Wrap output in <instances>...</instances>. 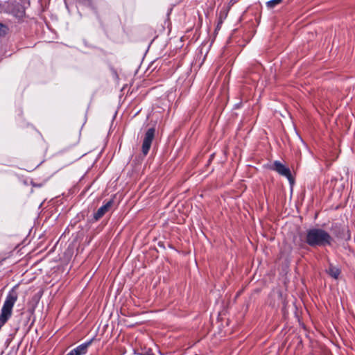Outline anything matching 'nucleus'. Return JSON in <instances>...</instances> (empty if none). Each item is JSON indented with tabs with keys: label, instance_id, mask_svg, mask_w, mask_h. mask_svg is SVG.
I'll use <instances>...</instances> for the list:
<instances>
[{
	"label": "nucleus",
	"instance_id": "f257e3e1",
	"mask_svg": "<svg viewBox=\"0 0 355 355\" xmlns=\"http://www.w3.org/2000/svg\"><path fill=\"white\" fill-rule=\"evenodd\" d=\"M334 239L329 232L320 228L307 230L306 242L311 247L331 245Z\"/></svg>",
	"mask_w": 355,
	"mask_h": 355
},
{
	"label": "nucleus",
	"instance_id": "f03ea898",
	"mask_svg": "<svg viewBox=\"0 0 355 355\" xmlns=\"http://www.w3.org/2000/svg\"><path fill=\"white\" fill-rule=\"evenodd\" d=\"M18 294L15 288L11 289L5 300L0 313V329L12 315V308L17 302Z\"/></svg>",
	"mask_w": 355,
	"mask_h": 355
},
{
	"label": "nucleus",
	"instance_id": "7ed1b4c3",
	"mask_svg": "<svg viewBox=\"0 0 355 355\" xmlns=\"http://www.w3.org/2000/svg\"><path fill=\"white\" fill-rule=\"evenodd\" d=\"M19 1L0 0V12L8 13L19 19L23 17L25 10Z\"/></svg>",
	"mask_w": 355,
	"mask_h": 355
},
{
	"label": "nucleus",
	"instance_id": "20e7f679",
	"mask_svg": "<svg viewBox=\"0 0 355 355\" xmlns=\"http://www.w3.org/2000/svg\"><path fill=\"white\" fill-rule=\"evenodd\" d=\"M331 230L334 235L338 239H341L346 241L350 239L351 236L349 230L343 227L341 225L338 223L333 224L331 225Z\"/></svg>",
	"mask_w": 355,
	"mask_h": 355
},
{
	"label": "nucleus",
	"instance_id": "39448f33",
	"mask_svg": "<svg viewBox=\"0 0 355 355\" xmlns=\"http://www.w3.org/2000/svg\"><path fill=\"white\" fill-rule=\"evenodd\" d=\"M155 129L149 128L145 134V137L144 138L143 144H142V153L144 156H146L150 150L151 146L152 141L155 135Z\"/></svg>",
	"mask_w": 355,
	"mask_h": 355
},
{
	"label": "nucleus",
	"instance_id": "423d86ee",
	"mask_svg": "<svg viewBox=\"0 0 355 355\" xmlns=\"http://www.w3.org/2000/svg\"><path fill=\"white\" fill-rule=\"evenodd\" d=\"M272 168L282 176H284L285 178H293V175L289 167L280 161L274 162Z\"/></svg>",
	"mask_w": 355,
	"mask_h": 355
},
{
	"label": "nucleus",
	"instance_id": "0eeeda50",
	"mask_svg": "<svg viewBox=\"0 0 355 355\" xmlns=\"http://www.w3.org/2000/svg\"><path fill=\"white\" fill-rule=\"evenodd\" d=\"M114 204L113 199H111L106 202L103 206L98 209L96 213L94 214V218L95 220H98L101 218L112 207Z\"/></svg>",
	"mask_w": 355,
	"mask_h": 355
},
{
	"label": "nucleus",
	"instance_id": "6e6552de",
	"mask_svg": "<svg viewBox=\"0 0 355 355\" xmlns=\"http://www.w3.org/2000/svg\"><path fill=\"white\" fill-rule=\"evenodd\" d=\"M92 340L84 343L80 345H78L75 349L70 351L66 355H83L85 354L87 352L88 347L91 345Z\"/></svg>",
	"mask_w": 355,
	"mask_h": 355
},
{
	"label": "nucleus",
	"instance_id": "1a4fd4ad",
	"mask_svg": "<svg viewBox=\"0 0 355 355\" xmlns=\"http://www.w3.org/2000/svg\"><path fill=\"white\" fill-rule=\"evenodd\" d=\"M327 273L334 279H338L340 274V270L338 268L330 264L329 268L327 270Z\"/></svg>",
	"mask_w": 355,
	"mask_h": 355
},
{
	"label": "nucleus",
	"instance_id": "9d476101",
	"mask_svg": "<svg viewBox=\"0 0 355 355\" xmlns=\"http://www.w3.org/2000/svg\"><path fill=\"white\" fill-rule=\"evenodd\" d=\"M282 0H270L266 3V6L268 8H273L277 5L281 3Z\"/></svg>",
	"mask_w": 355,
	"mask_h": 355
},
{
	"label": "nucleus",
	"instance_id": "9b49d317",
	"mask_svg": "<svg viewBox=\"0 0 355 355\" xmlns=\"http://www.w3.org/2000/svg\"><path fill=\"white\" fill-rule=\"evenodd\" d=\"M23 183L24 184H28L30 183V184H33V187L35 186V184L33 183L32 179H24L23 180Z\"/></svg>",
	"mask_w": 355,
	"mask_h": 355
},
{
	"label": "nucleus",
	"instance_id": "f8f14e48",
	"mask_svg": "<svg viewBox=\"0 0 355 355\" xmlns=\"http://www.w3.org/2000/svg\"><path fill=\"white\" fill-rule=\"evenodd\" d=\"M6 31V27L0 23V35L4 33Z\"/></svg>",
	"mask_w": 355,
	"mask_h": 355
},
{
	"label": "nucleus",
	"instance_id": "ddd939ff",
	"mask_svg": "<svg viewBox=\"0 0 355 355\" xmlns=\"http://www.w3.org/2000/svg\"><path fill=\"white\" fill-rule=\"evenodd\" d=\"M142 355H154L151 350H148L141 354Z\"/></svg>",
	"mask_w": 355,
	"mask_h": 355
},
{
	"label": "nucleus",
	"instance_id": "4468645a",
	"mask_svg": "<svg viewBox=\"0 0 355 355\" xmlns=\"http://www.w3.org/2000/svg\"><path fill=\"white\" fill-rule=\"evenodd\" d=\"M288 180H289V183H290L291 186L293 187V185L295 183V179H288Z\"/></svg>",
	"mask_w": 355,
	"mask_h": 355
}]
</instances>
